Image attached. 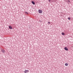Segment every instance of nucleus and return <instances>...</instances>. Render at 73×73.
<instances>
[{
  "label": "nucleus",
  "mask_w": 73,
  "mask_h": 73,
  "mask_svg": "<svg viewBox=\"0 0 73 73\" xmlns=\"http://www.w3.org/2000/svg\"><path fill=\"white\" fill-rule=\"evenodd\" d=\"M38 13H42V10H40V9L39 10Z\"/></svg>",
  "instance_id": "f257e3e1"
},
{
  "label": "nucleus",
  "mask_w": 73,
  "mask_h": 73,
  "mask_svg": "<svg viewBox=\"0 0 73 73\" xmlns=\"http://www.w3.org/2000/svg\"><path fill=\"white\" fill-rule=\"evenodd\" d=\"M64 49L66 50H68V48L66 47L64 48Z\"/></svg>",
  "instance_id": "f03ea898"
},
{
  "label": "nucleus",
  "mask_w": 73,
  "mask_h": 73,
  "mask_svg": "<svg viewBox=\"0 0 73 73\" xmlns=\"http://www.w3.org/2000/svg\"><path fill=\"white\" fill-rule=\"evenodd\" d=\"M31 3L33 5H35V3L33 1H32Z\"/></svg>",
  "instance_id": "7ed1b4c3"
},
{
  "label": "nucleus",
  "mask_w": 73,
  "mask_h": 73,
  "mask_svg": "<svg viewBox=\"0 0 73 73\" xmlns=\"http://www.w3.org/2000/svg\"><path fill=\"white\" fill-rule=\"evenodd\" d=\"M28 72V70H25V71H24V73H27Z\"/></svg>",
  "instance_id": "20e7f679"
},
{
  "label": "nucleus",
  "mask_w": 73,
  "mask_h": 73,
  "mask_svg": "<svg viewBox=\"0 0 73 73\" xmlns=\"http://www.w3.org/2000/svg\"><path fill=\"white\" fill-rule=\"evenodd\" d=\"M2 52H3V53H5V51L3 49L2 50Z\"/></svg>",
  "instance_id": "39448f33"
},
{
  "label": "nucleus",
  "mask_w": 73,
  "mask_h": 73,
  "mask_svg": "<svg viewBox=\"0 0 73 73\" xmlns=\"http://www.w3.org/2000/svg\"><path fill=\"white\" fill-rule=\"evenodd\" d=\"M9 29H12V27H11V26H9Z\"/></svg>",
  "instance_id": "423d86ee"
},
{
  "label": "nucleus",
  "mask_w": 73,
  "mask_h": 73,
  "mask_svg": "<svg viewBox=\"0 0 73 73\" xmlns=\"http://www.w3.org/2000/svg\"><path fill=\"white\" fill-rule=\"evenodd\" d=\"M62 35L64 36V35H65V33H62Z\"/></svg>",
  "instance_id": "0eeeda50"
},
{
  "label": "nucleus",
  "mask_w": 73,
  "mask_h": 73,
  "mask_svg": "<svg viewBox=\"0 0 73 73\" xmlns=\"http://www.w3.org/2000/svg\"><path fill=\"white\" fill-rule=\"evenodd\" d=\"M65 65L66 66H68V63H66L65 64Z\"/></svg>",
  "instance_id": "6e6552de"
},
{
  "label": "nucleus",
  "mask_w": 73,
  "mask_h": 73,
  "mask_svg": "<svg viewBox=\"0 0 73 73\" xmlns=\"http://www.w3.org/2000/svg\"><path fill=\"white\" fill-rule=\"evenodd\" d=\"M68 19L69 20H70V17H68Z\"/></svg>",
  "instance_id": "1a4fd4ad"
},
{
  "label": "nucleus",
  "mask_w": 73,
  "mask_h": 73,
  "mask_svg": "<svg viewBox=\"0 0 73 73\" xmlns=\"http://www.w3.org/2000/svg\"><path fill=\"white\" fill-rule=\"evenodd\" d=\"M48 24H50V22H48Z\"/></svg>",
  "instance_id": "9d476101"
},
{
  "label": "nucleus",
  "mask_w": 73,
  "mask_h": 73,
  "mask_svg": "<svg viewBox=\"0 0 73 73\" xmlns=\"http://www.w3.org/2000/svg\"><path fill=\"white\" fill-rule=\"evenodd\" d=\"M68 2H70V1L68 0Z\"/></svg>",
  "instance_id": "9b49d317"
},
{
  "label": "nucleus",
  "mask_w": 73,
  "mask_h": 73,
  "mask_svg": "<svg viewBox=\"0 0 73 73\" xmlns=\"http://www.w3.org/2000/svg\"><path fill=\"white\" fill-rule=\"evenodd\" d=\"M48 1L49 2H50V0H48Z\"/></svg>",
  "instance_id": "f8f14e48"
}]
</instances>
